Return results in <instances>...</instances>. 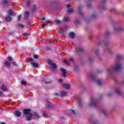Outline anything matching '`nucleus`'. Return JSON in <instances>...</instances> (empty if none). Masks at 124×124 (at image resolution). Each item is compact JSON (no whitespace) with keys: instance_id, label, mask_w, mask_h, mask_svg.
I'll list each match as a JSON object with an SVG mask.
<instances>
[{"instance_id":"nucleus-39","label":"nucleus","mask_w":124,"mask_h":124,"mask_svg":"<svg viewBox=\"0 0 124 124\" xmlns=\"http://www.w3.org/2000/svg\"><path fill=\"white\" fill-rule=\"evenodd\" d=\"M33 60V59H32V58H31V57H29L28 58V62H32Z\"/></svg>"},{"instance_id":"nucleus-63","label":"nucleus","mask_w":124,"mask_h":124,"mask_svg":"<svg viewBox=\"0 0 124 124\" xmlns=\"http://www.w3.org/2000/svg\"><path fill=\"white\" fill-rule=\"evenodd\" d=\"M2 94V92H0V96Z\"/></svg>"},{"instance_id":"nucleus-13","label":"nucleus","mask_w":124,"mask_h":124,"mask_svg":"<svg viewBox=\"0 0 124 124\" xmlns=\"http://www.w3.org/2000/svg\"><path fill=\"white\" fill-rule=\"evenodd\" d=\"M4 65L6 67H10V62L8 61H6L4 62Z\"/></svg>"},{"instance_id":"nucleus-18","label":"nucleus","mask_w":124,"mask_h":124,"mask_svg":"<svg viewBox=\"0 0 124 124\" xmlns=\"http://www.w3.org/2000/svg\"><path fill=\"white\" fill-rule=\"evenodd\" d=\"M70 36L73 39L75 37V33L73 32H71L69 34Z\"/></svg>"},{"instance_id":"nucleus-15","label":"nucleus","mask_w":124,"mask_h":124,"mask_svg":"<svg viewBox=\"0 0 124 124\" xmlns=\"http://www.w3.org/2000/svg\"><path fill=\"white\" fill-rule=\"evenodd\" d=\"M31 64L33 67H38V63L35 62H32Z\"/></svg>"},{"instance_id":"nucleus-50","label":"nucleus","mask_w":124,"mask_h":124,"mask_svg":"<svg viewBox=\"0 0 124 124\" xmlns=\"http://www.w3.org/2000/svg\"><path fill=\"white\" fill-rule=\"evenodd\" d=\"M112 94H113V93H112L111 92H109L108 93V96H110V95H112Z\"/></svg>"},{"instance_id":"nucleus-40","label":"nucleus","mask_w":124,"mask_h":124,"mask_svg":"<svg viewBox=\"0 0 124 124\" xmlns=\"http://www.w3.org/2000/svg\"><path fill=\"white\" fill-rule=\"evenodd\" d=\"M12 63L13 65H14L15 66H16V67L17 66V64L16 63V62H12Z\"/></svg>"},{"instance_id":"nucleus-60","label":"nucleus","mask_w":124,"mask_h":124,"mask_svg":"<svg viewBox=\"0 0 124 124\" xmlns=\"http://www.w3.org/2000/svg\"><path fill=\"white\" fill-rule=\"evenodd\" d=\"M50 83H51V82L49 81V82H46L45 84H50Z\"/></svg>"},{"instance_id":"nucleus-64","label":"nucleus","mask_w":124,"mask_h":124,"mask_svg":"<svg viewBox=\"0 0 124 124\" xmlns=\"http://www.w3.org/2000/svg\"><path fill=\"white\" fill-rule=\"evenodd\" d=\"M46 102H47V103H49V101H48L47 99H46Z\"/></svg>"},{"instance_id":"nucleus-32","label":"nucleus","mask_w":124,"mask_h":124,"mask_svg":"<svg viewBox=\"0 0 124 124\" xmlns=\"http://www.w3.org/2000/svg\"><path fill=\"white\" fill-rule=\"evenodd\" d=\"M67 94V92L65 91H62V96H65Z\"/></svg>"},{"instance_id":"nucleus-21","label":"nucleus","mask_w":124,"mask_h":124,"mask_svg":"<svg viewBox=\"0 0 124 124\" xmlns=\"http://www.w3.org/2000/svg\"><path fill=\"white\" fill-rule=\"evenodd\" d=\"M2 3L4 5H7V3H8V0H2Z\"/></svg>"},{"instance_id":"nucleus-51","label":"nucleus","mask_w":124,"mask_h":124,"mask_svg":"<svg viewBox=\"0 0 124 124\" xmlns=\"http://www.w3.org/2000/svg\"><path fill=\"white\" fill-rule=\"evenodd\" d=\"M71 113H73L74 115H75V110H71Z\"/></svg>"},{"instance_id":"nucleus-37","label":"nucleus","mask_w":124,"mask_h":124,"mask_svg":"<svg viewBox=\"0 0 124 124\" xmlns=\"http://www.w3.org/2000/svg\"><path fill=\"white\" fill-rule=\"evenodd\" d=\"M63 62H65L66 63V64H67V65H69V62L67 61L66 60H64Z\"/></svg>"},{"instance_id":"nucleus-45","label":"nucleus","mask_w":124,"mask_h":124,"mask_svg":"<svg viewBox=\"0 0 124 124\" xmlns=\"http://www.w3.org/2000/svg\"><path fill=\"white\" fill-rule=\"evenodd\" d=\"M74 24H80V21L79 20H77L74 22Z\"/></svg>"},{"instance_id":"nucleus-41","label":"nucleus","mask_w":124,"mask_h":124,"mask_svg":"<svg viewBox=\"0 0 124 124\" xmlns=\"http://www.w3.org/2000/svg\"><path fill=\"white\" fill-rule=\"evenodd\" d=\"M34 115L35 116V117H36V118H39V115H38V114H37V113L35 112L34 113Z\"/></svg>"},{"instance_id":"nucleus-24","label":"nucleus","mask_w":124,"mask_h":124,"mask_svg":"<svg viewBox=\"0 0 124 124\" xmlns=\"http://www.w3.org/2000/svg\"><path fill=\"white\" fill-rule=\"evenodd\" d=\"M1 89L3 91H4V92H6V86H5V85H3L1 86Z\"/></svg>"},{"instance_id":"nucleus-55","label":"nucleus","mask_w":124,"mask_h":124,"mask_svg":"<svg viewBox=\"0 0 124 124\" xmlns=\"http://www.w3.org/2000/svg\"><path fill=\"white\" fill-rule=\"evenodd\" d=\"M110 33H111L110 31H107L106 34H110Z\"/></svg>"},{"instance_id":"nucleus-47","label":"nucleus","mask_w":124,"mask_h":124,"mask_svg":"<svg viewBox=\"0 0 124 124\" xmlns=\"http://www.w3.org/2000/svg\"><path fill=\"white\" fill-rule=\"evenodd\" d=\"M8 60L9 62H11V61H12V58H11V57H8Z\"/></svg>"},{"instance_id":"nucleus-58","label":"nucleus","mask_w":124,"mask_h":124,"mask_svg":"<svg viewBox=\"0 0 124 124\" xmlns=\"http://www.w3.org/2000/svg\"><path fill=\"white\" fill-rule=\"evenodd\" d=\"M60 23H61V21H60V20L56 21V24H60Z\"/></svg>"},{"instance_id":"nucleus-49","label":"nucleus","mask_w":124,"mask_h":124,"mask_svg":"<svg viewBox=\"0 0 124 124\" xmlns=\"http://www.w3.org/2000/svg\"><path fill=\"white\" fill-rule=\"evenodd\" d=\"M18 27L19 28H24V25L23 24H19Z\"/></svg>"},{"instance_id":"nucleus-1","label":"nucleus","mask_w":124,"mask_h":124,"mask_svg":"<svg viewBox=\"0 0 124 124\" xmlns=\"http://www.w3.org/2000/svg\"><path fill=\"white\" fill-rule=\"evenodd\" d=\"M97 104V100L94 99V98H92L91 102L89 104V107H93Z\"/></svg>"},{"instance_id":"nucleus-5","label":"nucleus","mask_w":124,"mask_h":124,"mask_svg":"<svg viewBox=\"0 0 124 124\" xmlns=\"http://www.w3.org/2000/svg\"><path fill=\"white\" fill-rule=\"evenodd\" d=\"M66 7H67V8L69 9L66 11L67 13L70 14L74 12V10H73V9H70V5L69 4H68L67 5H66Z\"/></svg>"},{"instance_id":"nucleus-54","label":"nucleus","mask_w":124,"mask_h":124,"mask_svg":"<svg viewBox=\"0 0 124 124\" xmlns=\"http://www.w3.org/2000/svg\"><path fill=\"white\" fill-rule=\"evenodd\" d=\"M41 21H44V20H45V17H41Z\"/></svg>"},{"instance_id":"nucleus-4","label":"nucleus","mask_w":124,"mask_h":124,"mask_svg":"<svg viewBox=\"0 0 124 124\" xmlns=\"http://www.w3.org/2000/svg\"><path fill=\"white\" fill-rule=\"evenodd\" d=\"M47 63L49 64V65H51V68H52V69H55V68H57V65L56 64V63H53V62H52V61L49 60H47Z\"/></svg>"},{"instance_id":"nucleus-19","label":"nucleus","mask_w":124,"mask_h":124,"mask_svg":"<svg viewBox=\"0 0 124 124\" xmlns=\"http://www.w3.org/2000/svg\"><path fill=\"white\" fill-rule=\"evenodd\" d=\"M123 58V56L121 54H117L116 55V59L117 60H121Z\"/></svg>"},{"instance_id":"nucleus-30","label":"nucleus","mask_w":124,"mask_h":124,"mask_svg":"<svg viewBox=\"0 0 124 124\" xmlns=\"http://www.w3.org/2000/svg\"><path fill=\"white\" fill-rule=\"evenodd\" d=\"M91 17L93 18H97V15L96 13H94V14Z\"/></svg>"},{"instance_id":"nucleus-8","label":"nucleus","mask_w":124,"mask_h":124,"mask_svg":"<svg viewBox=\"0 0 124 124\" xmlns=\"http://www.w3.org/2000/svg\"><path fill=\"white\" fill-rule=\"evenodd\" d=\"M104 52H106V51H108V53L109 54H112V50H111V48H110L106 46V48H104Z\"/></svg>"},{"instance_id":"nucleus-10","label":"nucleus","mask_w":124,"mask_h":124,"mask_svg":"<svg viewBox=\"0 0 124 124\" xmlns=\"http://www.w3.org/2000/svg\"><path fill=\"white\" fill-rule=\"evenodd\" d=\"M123 28L122 27H118L114 29V31L115 32H121L122 31H123Z\"/></svg>"},{"instance_id":"nucleus-52","label":"nucleus","mask_w":124,"mask_h":124,"mask_svg":"<svg viewBox=\"0 0 124 124\" xmlns=\"http://www.w3.org/2000/svg\"><path fill=\"white\" fill-rule=\"evenodd\" d=\"M58 82L59 83H62V79L60 78L58 80Z\"/></svg>"},{"instance_id":"nucleus-6","label":"nucleus","mask_w":124,"mask_h":124,"mask_svg":"<svg viewBox=\"0 0 124 124\" xmlns=\"http://www.w3.org/2000/svg\"><path fill=\"white\" fill-rule=\"evenodd\" d=\"M32 118V114L30 113L26 116V120L28 122L31 120Z\"/></svg>"},{"instance_id":"nucleus-33","label":"nucleus","mask_w":124,"mask_h":124,"mask_svg":"<svg viewBox=\"0 0 124 124\" xmlns=\"http://www.w3.org/2000/svg\"><path fill=\"white\" fill-rule=\"evenodd\" d=\"M13 11H12V10H10L9 11V15L11 16V15H13Z\"/></svg>"},{"instance_id":"nucleus-56","label":"nucleus","mask_w":124,"mask_h":124,"mask_svg":"<svg viewBox=\"0 0 124 124\" xmlns=\"http://www.w3.org/2000/svg\"><path fill=\"white\" fill-rule=\"evenodd\" d=\"M47 24H51V21L50 20H46Z\"/></svg>"},{"instance_id":"nucleus-28","label":"nucleus","mask_w":124,"mask_h":124,"mask_svg":"<svg viewBox=\"0 0 124 124\" xmlns=\"http://www.w3.org/2000/svg\"><path fill=\"white\" fill-rule=\"evenodd\" d=\"M6 22H9V21H11V16H7L6 17Z\"/></svg>"},{"instance_id":"nucleus-48","label":"nucleus","mask_w":124,"mask_h":124,"mask_svg":"<svg viewBox=\"0 0 124 124\" xmlns=\"http://www.w3.org/2000/svg\"><path fill=\"white\" fill-rule=\"evenodd\" d=\"M38 57V56L37 55H34L33 56V59H37V58Z\"/></svg>"},{"instance_id":"nucleus-29","label":"nucleus","mask_w":124,"mask_h":124,"mask_svg":"<svg viewBox=\"0 0 124 124\" xmlns=\"http://www.w3.org/2000/svg\"><path fill=\"white\" fill-rule=\"evenodd\" d=\"M102 113H103L105 116L107 115V111H106L105 109L102 110Z\"/></svg>"},{"instance_id":"nucleus-53","label":"nucleus","mask_w":124,"mask_h":124,"mask_svg":"<svg viewBox=\"0 0 124 124\" xmlns=\"http://www.w3.org/2000/svg\"><path fill=\"white\" fill-rule=\"evenodd\" d=\"M58 31V33L60 34V35H62V31Z\"/></svg>"},{"instance_id":"nucleus-3","label":"nucleus","mask_w":124,"mask_h":124,"mask_svg":"<svg viewBox=\"0 0 124 124\" xmlns=\"http://www.w3.org/2000/svg\"><path fill=\"white\" fill-rule=\"evenodd\" d=\"M107 1V0H101V3L103 4L101 7V10H102V11L103 10H106V9H107L106 8V6H105V3H106Z\"/></svg>"},{"instance_id":"nucleus-25","label":"nucleus","mask_w":124,"mask_h":124,"mask_svg":"<svg viewBox=\"0 0 124 124\" xmlns=\"http://www.w3.org/2000/svg\"><path fill=\"white\" fill-rule=\"evenodd\" d=\"M78 105L79 107H82V104H83V101L81 100H79L78 101Z\"/></svg>"},{"instance_id":"nucleus-61","label":"nucleus","mask_w":124,"mask_h":124,"mask_svg":"<svg viewBox=\"0 0 124 124\" xmlns=\"http://www.w3.org/2000/svg\"><path fill=\"white\" fill-rule=\"evenodd\" d=\"M0 124H6V123L3 122H0Z\"/></svg>"},{"instance_id":"nucleus-2","label":"nucleus","mask_w":124,"mask_h":124,"mask_svg":"<svg viewBox=\"0 0 124 124\" xmlns=\"http://www.w3.org/2000/svg\"><path fill=\"white\" fill-rule=\"evenodd\" d=\"M123 69V66L122 64L119 63H117L115 64L114 67V71H121Z\"/></svg>"},{"instance_id":"nucleus-35","label":"nucleus","mask_w":124,"mask_h":124,"mask_svg":"<svg viewBox=\"0 0 124 124\" xmlns=\"http://www.w3.org/2000/svg\"><path fill=\"white\" fill-rule=\"evenodd\" d=\"M110 12H116V9H115L114 8H112L110 10Z\"/></svg>"},{"instance_id":"nucleus-42","label":"nucleus","mask_w":124,"mask_h":124,"mask_svg":"<svg viewBox=\"0 0 124 124\" xmlns=\"http://www.w3.org/2000/svg\"><path fill=\"white\" fill-rule=\"evenodd\" d=\"M79 14L81 16H83V12L81 10H79Z\"/></svg>"},{"instance_id":"nucleus-27","label":"nucleus","mask_w":124,"mask_h":124,"mask_svg":"<svg viewBox=\"0 0 124 124\" xmlns=\"http://www.w3.org/2000/svg\"><path fill=\"white\" fill-rule=\"evenodd\" d=\"M104 45H105V46L106 47H107V46H108V45H109V43L107 41H105L104 42Z\"/></svg>"},{"instance_id":"nucleus-57","label":"nucleus","mask_w":124,"mask_h":124,"mask_svg":"<svg viewBox=\"0 0 124 124\" xmlns=\"http://www.w3.org/2000/svg\"><path fill=\"white\" fill-rule=\"evenodd\" d=\"M70 61L71 62H74V60H73V58H70Z\"/></svg>"},{"instance_id":"nucleus-11","label":"nucleus","mask_w":124,"mask_h":124,"mask_svg":"<svg viewBox=\"0 0 124 124\" xmlns=\"http://www.w3.org/2000/svg\"><path fill=\"white\" fill-rule=\"evenodd\" d=\"M63 86L64 89H65L66 90H69V89H70V85L68 84L64 83L63 84Z\"/></svg>"},{"instance_id":"nucleus-9","label":"nucleus","mask_w":124,"mask_h":124,"mask_svg":"<svg viewBox=\"0 0 124 124\" xmlns=\"http://www.w3.org/2000/svg\"><path fill=\"white\" fill-rule=\"evenodd\" d=\"M31 109L28 108V109H25L24 110V113L25 115H29V114H31Z\"/></svg>"},{"instance_id":"nucleus-22","label":"nucleus","mask_w":124,"mask_h":124,"mask_svg":"<svg viewBox=\"0 0 124 124\" xmlns=\"http://www.w3.org/2000/svg\"><path fill=\"white\" fill-rule=\"evenodd\" d=\"M116 94H118V95H122V92L119 90H116Z\"/></svg>"},{"instance_id":"nucleus-34","label":"nucleus","mask_w":124,"mask_h":124,"mask_svg":"<svg viewBox=\"0 0 124 124\" xmlns=\"http://www.w3.org/2000/svg\"><path fill=\"white\" fill-rule=\"evenodd\" d=\"M99 52V50L98 49H97L95 52V54H96V55H97L98 57L99 58V54H98Z\"/></svg>"},{"instance_id":"nucleus-7","label":"nucleus","mask_w":124,"mask_h":124,"mask_svg":"<svg viewBox=\"0 0 124 124\" xmlns=\"http://www.w3.org/2000/svg\"><path fill=\"white\" fill-rule=\"evenodd\" d=\"M14 115L16 117L19 118V117H21V112L19 110H16L14 112Z\"/></svg>"},{"instance_id":"nucleus-44","label":"nucleus","mask_w":124,"mask_h":124,"mask_svg":"<svg viewBox=\"0 0 124 124\" xmlns=\"http://www.w3.org/2000/svg\"><path fill=\"white\" fill-rule=\"evenodd\" d=\"M21 84H22V85H26V84H27V83L25 81H24V80H22V81H21Z\"/></svg>"},{"instance_id":"nucleus-46","label":"nucleus","mask_w":124,"mask_h":124,"mask_svg":"<svg viewBox=\"0 0 124 124\" xmlns=\"http://www.w3.org/2000/svg\"><path fill=\"white\" fill-rule=\"evenodd\" d=\"M46 109H50V108H51V106L49 105H47L46 106Z\"/></svg>"},{"instance_id":"nucleus-38","label":"nucleus","mask_w":124,"mask_h":124,"mask_svg":"<svg viewBox=\"0 0 124 124\" xmlns=\"http://www.w3.org/2000/svg\"><path fill=\"white\" fill-rule=\"evenodd\" d=\"M89 61L91 62L92 63L93 62V58L91 57L89 58Z\"/></svg>"},{"instance_id":"nucleus-43","label":"nucleus","mask_w":124,"mask_h":124,"mask_svg":"<svg viewBox=\"0 0 124 124\" xmlns=\"http://www.w3.org/2000/svg\"><path fill=\"white\" fill-rule=\"evenodd\" d=\"M21 15H19L17 16V21H20V19H21Z\"/></svg>"},{"instance_id":"nucleus-23","label":"nucleus","mask_w":124,"mask_h":124,"mask_svg":"<svg viewBox=\"0 0 124 124\" xmlns=\"http://www.w3.org/2000/svg\"><path fill=\"white\" fill-rule=\"evenodd\" d=\"M69 20H70L69 17H67L66 16L64 17L63 18V21H64V22H68Z\"/></svg>"},{"instance_id":"nucleus-59","label":"nucleus","mask_w":124,"mask_h":124,"mask_svg":"<svg viewBox=\"0 0 124 124\" xmlns=\"http://www.w3.org/2000/svg\"><path fill=\"white\" fill-rule=\"evenodd\" d=\"M103 97V95H101V96H100V97L99 98V99H101Z\"/></svg>"},{"instance_id":"nucleus-31","label":"nucleus","mask_w":124,"mask_h":124,"mask_svg":"<svg viewBox=\"0 0 124 124\" xmlns=\"http://www.w3.org/2000/svg\"><path fill=\"white\" fill-rule=\"evenodd\" d=\"M43 117H44V118H48L49 117V115H48V114H46V113H45V112L43 113Z\"/></svg>"},{"instance_id":"nucleus-62","label":"nucleus","mask_w":124,"mask_h":124,"mask_svg":"<svg viewBox=\"0 0 124 124\" xmlns=\"http://www.w3.org/2000/svg\"><path fill=\"white\" fill-rule=\"evenodd\" d=\"M44 27H45V24H43L42 25V27L43 28H44Z\"/></svg>"},{"instance_id":"nucleus-17","label":"nucleus","mask_w":124,"mask_h":124,"mask_svg":"<svg viewBox=\"0 0 124 124\" xmlns=\"http://www.w3.org/2000/svg\"><path fill=\"white\" fill-rule=\"evenodd\" d=\"M97 83L99 86H101L102 85V79L97 80Z\"/></svg>"},{"instance_id":"nucleus-14","label":"nucleus","mask_w":124,"mask_h":124,"mask_svg":"<svg viewBox=\"0 0 124 124\" xmlns=\"http://www.w3.org/2000/svg\"><path fill=\"white\" fill-rule=\"evenodd\" d=\"M29 16H30V12L29 11H25L24 18L25 19H28V18H29Z\"/></svg>"},{"instance_id":"nucleus-20","label":"nucleus","mask_w":124,"mask_h":124,"mask_svg":"<svg viewBox=\"0 0 124 124\" xmlns=\"http://www.w3.org/2000/svg\"><path fill=\"white\" fill-rule=\"evenodd\" d=\"M77 51L78 52H84V48L79 47V48H77Z\"/></svg>"},{"instance_id":"nucleus-36","label":"nucleus","mask_w":124,"mask_h":124,"mask_svg":"<svg viewBox=\"0 0 124 124\" xmlns=\"http://www.w3.org/2000/svg\"><path fill=\"white\" fill-rule=\"evenodd\" d=\"M92 6V2L87 3V7L90 8Z\"/></svg>"},{"instance_id":"nucleus-26","label":"nucleus","mask_w":124,"mask_h":124,"mask_svg":"<svg viewBox=\"0 0 124 124\" xmlns=\"http://www.w3.org/2000/svg\"><path fill=\"white\" fill-rule=\"evenodd\" d=\"M108 72L109 74H112L113 73V69H108Z\"/></svg>"},{"instance_id":"nucleus-16","label":"nucleus","mask_w":124,"mask_h":124,"mask_svg":"<svg viewBox=\"0 0 124 124\" xmlns=\"http://www.w3.org/2000/svg\"><path fill=\"white\" fill-rule=\"evenodd\" d=\"M91 78L92 80H95V78H96V75L95 74H92L91 75Z\"/></svg>"},{"instance_id":"nucleus-12","label":"nucleus","mask_w":124,"mask_h":124,"mask_svg":"<svg viewBox=\"0 0 124 124\" xmlns=\"http://www.w3.org/2000/svg\"><path fill=\"white\" fill-rule=\"evenodd\" d=\"M68 72L66 69H62V76L63 77H66V73Z\"/></svg>"}]
</instances>
